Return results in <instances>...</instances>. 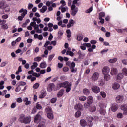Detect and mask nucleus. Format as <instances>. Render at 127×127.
<instances>
[{
  "label": "nucleus",
  "mask_w": 127,
  "mask_h": 127,
  "mask_svg": "<svg viewBox=\"0 0 127 127\" xmlns=\"http://www.w3.org/2000/svg\"><path fill=\"white\" fill-rule=\"evenodd\" d=\"M60 88H65V92L66 93H69L71 91V87H72V83L71 82L69 83L68 81H65L64 82L60 84Z\"/></svg>",
  "instance_id": "f257e3e1"
},
{
  "label": "nucleus",
  "mask_w": 127,
  "mask_h": 127,
  "mask_svg": "<svg viewBox=\"0 0 127 127\" xmlns=\"http://www.w3.org/2000/svg\"><path fill=\"white\" fill-rule=\"evenodd\" d=\"M66 64L69 67L71 73H75L77 72V68H75V66L76 65L75 63H71V62L68 61L66 62Z\"/></svg>",
  "instance_id": "f03ea898"
},
{
  "label": "nucleus",
  "mask_w": 127,
  "mask_h": 127,
  "mask_svg": "<svg viewBox=\"0 0 127 127\" xmlns=\"http://www.w3.org/2000/svg\"><path fill=\"white\" fill-rule=\"evenodd\" d=\"M19 13H21V12H23L21 14V16H19L18 17V20H22L23 19V17L25 16L26 14H27V10L24 9L23 8H22L19 11Z\"/></svg>",
  "instance_id": "7ed1b4c3"
},
{
  "label": "nucleus",
  "mask_w": 127,
  "mask_h": 127,
  "mask_svg": "<svg viewBox=\"0 0 127 127\" xmlns=\"http://www.w3.org/2000/svg\"><path fill=\"white\" fill-rule=\"evenodd\" d=\"M20 121L21 123L23 124H29L30 123V118L22 116L20 118Z\"/></svg>",
  "instance_id": "20e7f679"
},
{
  "label": "nucleus",
  "mask_w": 127,
  "mask_h": 127,
  "mask_svg": "<svg viewBox=\"0 0 127 127\" xmlns=\"http://www.w3.org/2000/svg\"><path fill=\"white\" fill-rule=\"evenodd\" d=\"M41 115H42V112H39L38 114L36 115V117H34L35 123H37L41 120Z\"/></svg>",
  "instance_id": "39448f33"
},
{
  "label": "nucleus",
  "mask_w": 127,
  "mask_h": 127,
  "mask_svg": "<svg viewBox=\"0 0 127 127\" xmlns=\"http://www.w3.org/2000/svg\"><path fill=\"white\" fill-rule=\"evenodd\" d=\"M87 122L88 123V125L90 127H92L93 126V120H94L93 119V117H87Z\"/></svg>",
  "instance_id": "423d86ee"
},
{
  "label": "nucleus",
  "mask_w": 127,
  "mask_h": 127,
  "mask_svg": "<svg viewBox=\"0 0 127 127\" xmlns=\"http://www.w3.org/2000/svg\"><path fill=\"white\" fill-rule=\"evenodd\" d=\"M121 110L124 111L123 114L125 116L127 115V105L126 104L121 106Z\"/></svg>",
  "instance_id": "0eeeda50"
},
{
  "label": "nucleus",
  "mask_w": 127,
  "mask_h": 127,
  "mask_svg": "<svg viewBox=\"0 0 127 127\" xmlns=\"http://www.w3.org/2000/svg\"><path fill=\"white\" fill-rule=\"evenodd\" d=\"M110 71H111V69L109 68L108 66H105L103 68V74L104 75L106 74H109V73H110Z\"/></svg>",
  "instance_id": "6e6552de"
},
{
  "label": "nucleus",
  "mask_w": 127,
  "mask_h": 127,
  "mask_svg": "<svg viewBox=\"0 0 127 127\" xmlns=\"http://www.w3.org/2000/svg\"><path fill=\"white\" fill-rule=\"evenodd\" d=\"M124 101V96L123 95H118L116 97V102L117 103H122Z\"/></svg>",
  "instance_id": "1a4fd4ad"
},
{
  "label": "nucleus",
  "mask_w": 127,
  "mask_h": 127,
  "mask_svg": "<svg viewBox=\"0 0 127 127\" xmlns=\"http://www.w3.org/2000/svg\"><path fill=\"white\" fill-rule=\"evenodd\" d=\"M92 91H93L94 93H99V92H100V88L97 86H93L92 87Z\"/></svg>",
  "instance_id": "9d476101"
},
{
  "label": "nucleus",
  "mask_w": 127,
  "mask_h": 127,
  "mask_svg": "<svg viewBox=\"0 0 127 127\" xmlns=\"http://www.w3.org/2000/svg\"><path fill=\"white\" fill-rule=\"evenodd\" d=\"M118 105L117 103H113L112 106L111 110L112 112H116L118 110Z\"/></svg>",
  "instance_id": "9b49d317"
},
{
  "label": "nucleus",
  "mask_w": 127,
  "mask_h": 127,
  "mask_svg": "<svg viewBox=\"0 0 127 127\" xmlns=\"http://www.w3.org/2000/svg\"><path fill=\"white\" fill-rule=\"evenodd\" d=\"M55 87V85H54V83H50L47 88V90L49 92H51L53 89H54Z\"/></svg>",
  "instance_id": "f8f14e48"
},
{
  "label": "nucleus",
  "mask_w": 127,
  "mask_h": 127,
  "mask_svg": "<svg viewBox=\"0 0 127 127\" xmlns=\"http://www.w3.org/2000/svg\"><path fill=\"white\" fill-rule=\"evenodd\" d=\"M99 78V73L98 72H95L93 73V75L92 77V79L93 80V81H97L98 79Z\"/></svg>",
  "instance_id": "ddd939ff"
},
{
  "label": "nucleus",
  "mask_w": 127,
  "mask_h": 127,
  "mask_svg": "<svg viewBox=\"0 0 127 127\" xmlns=\"http://www.w3.org/2000/svg\"><path fill=\"white\" fill-rule=\"evenodd\" d=\"M2 9H3V10H5V12H9V11H10V8L9 7V6H8L6 3L5 4V6H4V8Z\"/></svg>",
  "instance_id": "4468645a"
},
{
  "label": "nucleus",
  "mask_w": 127,
  "mask_h": 127,
  "mask_svg": "<svg viewBox=\"0 0 127 127\" xmlns=\"http://www.w3.org/2000/svg\"><path fill=\"white\" fill-rule=\"evenodd\" d=\"M111 75H116L118 74V69L116 68H111Z\"/></svg>",
  "instance_id": "2eb2a0df"
},
{
  "label": "nucleus",
  "mask_w": 127,
  "mask_h": 127,
  "mask_svg": "<svg viewBox=\"0 0 127 127\" xmlns=\"http://www.w3.org/2000/svg\"><path fill=\"white\" fill-rule=\"evenodd\" d=\"M6 3V2L4 0L0 1V8H1V9H3Z\"/></svg>",
  "instance_id": "dca6fc26"
},
{
  "label": "nucleus",
  "mask_w": 127,
  "mask_h": 127,
  "mask_svg": "<svg viewBox=\"0 0 127 127\" xmlns=\"http://www.w3.org/2000/svg\"><path fill=\"white\" fill-rule=\"evenodd\" d=\"M113 89H114V90H118V89H119V88H120V84H119L117 82H115L112 86Z\"/></svg>",
  "instance_id": "f3484780"
},
{
  "label": "nucleus",
  "mask_w": 127,
  "mask_h": 127,
  "mask_svg": "<svg viewBox=\"0 0 127 127\" xmlns=\"http://www.w3.org/2000/svg\"><path fill=\"white\" fill-rule=\"evenodd\" d=\"M46 10H47V6L46 5L43 6L42 8L40 9V11L42 13H44Z\"/></svg>",
  "instance_id": "a211bd4d"
},
{
  "label": "nucleus",
  "mask_w": 127,
  "mask_h": 127,
  "mask_svg": "<svg viewBox=\"0 0 127 127\" xmlns=\"http://www.w3.org/2000/svg\"><path fill=\"white\" fill-rule=\"evenodd\" d=\"M104 78L105 81H109L111 79V75L109 74H104Z\"/></svg>",
  "instance_id": "6ab92c4d"
},
{
  "label": "nucleus",
  "mask_w": 127,
  "mask_h": 127,
  "mask_svg": "<svg viewBox=\"0 0 127 127\" xmlns=\"http://www.w3.org/2000/svg\"><path fill=\"white\" fill-rule=\"evenodd\" d=\"M47 117L48 118V119H50V120H53V119H54V117L53 116V113L52 112L48 113Z\"/></svg>",
  "instance_id": "aec40b11"
},
{
  "label": "nucleus",
  "mask_w": 127,
  "mask_h": 127,
  "mask_svg": "<svg viewBox=\"0 0 127 127\" xmlns=\"http://www.w3.org/2000/svg\"><path fill=\"white\" fill-rule=\"evenodd\" d=\"M94 101V99L93 98V96H89L87 98V102L89 103V104H92L93 101Z\"/></svg>",
  "instance_id": "412c9836"
},
{
  "label": "nucleus",
  "mask_w": 127,
  "mask_h": 127,
  "mask_svg": "<svg viewBox=\"0 0 127 127\" xmlns=\"http://www.w3.org/2000/svg\"><path fill=\"white\" fill-rule=\"evenodd\" d=\"M71 10V15H72L73 16H75V15H76V13L78 12V8H75L74 10Z\"/></svg>",
  "instance_id": "4be33fe9"
},
{
  "label": "nucleus",
  "mask_w": 127,
  "mask_h": 127,
  "mask_svg": "<svg viewBox=\"0 0 127 127\" xmlns=\"http://www.w3.org/2000/svg\"><path fill=\"white\" fill-rule=\"evenodd\" d=\"M80 125L81 127H86V126H87V122L86 121H85V120H81Z\"/></svg>",
  "instance_id": "5701e85b"
},
{
  "label": "nucleus",
  "mask_w": 127,
  "mask_h": 127,
  "mask_svg": "<svg viewBox=\"0 0 127 127\" xmlns=\"http://www.w3.org/2000/svg\"><path fill=\"white\" fill-rule=\"evenodd\" d=\"M64 94V90H61L59 91V92L57 94V96L59 98H60V97H62Z\"/></svg>",
  "instance_id": "b1692460"
},
{
  "label": "nucleus",
  "mask_w": 127,
  "mask_h": 127,
  "mask_svg": "<svg viewBox=\"0 0 127 127\" xmlns=\"http://www.w3.org/2000/svg\"><path fill=\"white\" fill-rule=\"evenodd\" d=\"M124 78V75L123 73H120L117 75V80H122Z\"/></svg>",
  "instance_id": "393cba45"
},
{
  "label": "nucleus",
  "mask_w": 127,
  "mask_h": 127,
  "mask_svg": "<svg viewBox=\"0 0 127 127\" xmlns=\"http://www.w3.org/2000/svg\"><path fill=\"white\" fill-rule=\"evenodd\" d=\"M47 66V64H46V63H42L40 64V68H41L42 69H45V68Z\"/></svg>",
  "instance_id": "a878e982"
},
{
  "label": "nucleus",
  "mask_w": 127,
  "mask_h": 127,
  "mask_svg": "<svg viewBox=\"0 0 127 127\" xmlns=\"http://www.w3.org/2000/svg\"><path fill=\"white\" fill-rule=\"evenodd\" d=\"M83 93L84 95H89L90 94V90L87 88H85L83 90Z\"/></svg>",
  "instance_id": "bb28decb"
},
{
  "label": "nucleus",
  "mask_w": 127,
  "mask_h": 127,
  "mask_svg": "<svg viewBox=\"0 0 127 127\" xmlns=\"http://www.w3.org/2000/svg\"><path fill=\"white\" fill-rule=\"evenodd\" d=\"M45 96H46V91H42L41 94L40 95V99H43Z\"/></svg>",
  "instance_id": "cd10ccee"
},
{
  "label": "nucleus",
  "mask_w": 127,
  "mask_h": 127,
  "mask_svg": "<svg viewBox=\"0 0 127 127\" xmlns=\"http://www.w3.org/2000/svg\"><path fill=\"white\" fill-rule=\"evenodd\" d=\"M90 105H92V104L87 101L86 103H84V107L85 109H88V108L90 107Z\"/></svg>",
  "instance_id": "c85d7f7f"
},
{
  "label": "nucleus",
  "mask_w": 127,
  "mask_h": 127,
  "mask_svg": "<svg viewBox=\"0 0 127 127\" xmlns=\"http://www.w3.org/2000/svg\"><path fill=\"white\" fill-rule=\"evenodd\" d=\"M99 113L101 115H106V110L103 108H101L99 110Z\"/></svg>",
  "instance_id": "c756f323"
},
{
  "label": "nucleus",
  "mask_w": 127,
  "mask_h": 127,
  "mask_svg": "<svg viewBox=\"0 0 127 127\" xmlns=\"http://www.w3.org/2000/svg\"><path fill=\"white\" fill-rule=\"evenodd\" d=\"M105 14L104 12H101L99 13V19H102V17H104L105 16Z\"/></svg>",
  "instance_id": "7c9ffc66"
},
{
  "label": "nucleus",
  "mask_w": 127,
  "mask_h": 127,
  "mask_svg": "<svg viewBox=\"0 0 127 127\" xmlns=\"http://www.w3.org/2000/svg\"><path fill=\"white\" fill-rule=\"evenodd\" d=\"M45 111L48 113H52V108H51V107H47L46 108Z\"/></svg>",
  "instance_id": "2f4dec72"
},
{
  "label": "nucleus",
  "mask_w": 127,
  "mask_h": 127,
  "mask_svg": "<svg viewBox=\"0 0 127 127\" xmlns=\"http://www.w3.org/2000/svg\"><path fill=\"white\" fill-rule=\"evenodd\" d=\"M117 60H118V59L114 58V59L109 60V62L110 63H115V62H117Z\"/></svg>",
  "instance_id": "473e14b6"
},
{
  "label": "nucleus",
  "mask_w": 127,
  "mask_h": 127,
  "mask_svg": "<svg viewBox=\"0 0 127 127\" xmlns=\"http://www.w3.org/2000/svg\"><path fill=\"white\" fill-rule=\"evenodd\" d=\"M42 59V58L40 57H37L34 58V61H36V62H39V61H41Z\"/></svg>",
  "instance_id": "72a5a7b5"
},
{
  "label": "nucleus",
  "mask_w": 127,
  "mask_h": 127,
  "mask_svg": "<svg viewBox=\"0 0 127 127\" xmlns=\"http://www.w3.org/2000/svg\"><path fill=\"white\" fill-rule=\"evenodd\" d=\"M76 106L77 109H79V110H83V105L81 103H78L77 105H76Z\"/></svg>",
  "instance_id": "f704fd0d"
},
{
  "label": "nucleus",
  "mask_w": 127,
  "mask_h": 127,
  "mask_svg": "<svg viewBox=\"0 0 127 127\" xmlns=\"http://www.w3.org/2000/svg\"><path fill=\"white\" fill-rule=\"evenodd\" d=\"M66 33L67 34V37H68V38H70V37H71V31L69 29L67 30Z\"/></svg>",
  "instance_id": "c9c22d12"
},
{
  "label": "nucleus",
  "mask_w": 127,
  "mask_h": 127,
  "mask_svg": "<svg viewBox=\"0 0 127 127\" xmlns=\"http://www.w3.org/2000/svg\"><path fill=\"white\" fill-rule=\"evenodd\" d=\"M87 100V97L85 96H81L79 97V100L82 102L86 101Z\"/></svg>",
  "instance_id": "e433bc0d"
},
{
  "label": "nucleus",
  "mask_w": 127,
  "mask_h": 127,
  "mask_svg": "<svg viewBox=\"0 0 127 127\" xmlns=\"http://www.w3.org/2000/svg\"><path fill=\"white\" fill-rule=\"evenodd\" d=\"M123 73L124 75H125V76H127V68L126 67H124L122 70Z\"/></svg>",
  "instance_id": "4c0bfd02"
},
{
  "label": "nucleus",
  "mask_w": 127,
  "mask_h": 127,
  "mask_svg": "<svg viewBox=\"0 0 127 127\" xmlns=\"http://www.w3.org/2000/svg\"><path fill=\"white\" fill-rule=\"evenodd\" d=\"M81 116V112L80 111H77L75 114V118H79Z\"/></svg>",
  "instance_id": "58836bf2"
},
{
  "label": "nucleus",
  "mask_w": 127,
  "mask_h": 127,
  "mask_svg": "<svg viewBox=\"0 0 127 127\" xmlns=\"http://www.w3.org/2000/svg\"><path fill=\"white\" fill-rule=\"evenodd\" d=\"M51 45V44H52V43H51L49 41H47L46 42V43H45V45H44V47H47V46H48V45Z\"/></svg>",
  "instance_id": "ea45409f"
},
{
  "label": "nucleus",
  "mask_w": 127,
  "mask_h": 127,
  "mask_svg": "<svg viewBox=\"0 0 127 127\" xmlns=\"http://www.w3.org/2000/svg\"><path fill=\"white\" fill-rule=\"evenodd\" d=\"M100 95L101 96H102V98H106V96H107V95L106 94V92L104 91H101L100 92Z\"/></svg>",
  "instance_id": "a19ab883"
},
{
  "label": "nucleus",
  "mask_w": 127,
  "mask_h": 127,
  "mask_svg": "<svg viewBox=\"0 0 127 127\" xmlns=\"http://www.w3.org/2000/svg\"><path fill=\"white\" fill-rule=\"evenodd\" d=\"M39 87V83H36L35 84H34V85L33 86V88L34 89H38Z\"/></svg>",
  "instance_id": "79ce46f5"
},
{
  "label": "nucleus",
  "mask_w": 127,
  "mask_h": 127,
  "mask_svg": "<svg viewBox=\"0 0 127 127\" xmlns=\"http://www.w3.org/2000/svg\"><path fill=\"white\" fill-rule=\"evenodd\" d=\"M56 101H57V98H53L51 100V103H52V104H55V103H56Z\"/></svg>",
  "instance_id": "37998d69"
},
{
  "label": "nucleus",
  "mask_w": 127,
  "mask_h": 127,
  "mask_svg": "<svg viewBox=\"0 0 127 127\" xmlns=\"http://www.w3.org/2000/svg\"><path fill=\"white\" fill-rule=\"evenodd\" d=\"M90 112H91V113H94V112H96V107L93 106L91 107L90 109Z\"/></svg>",
  "instance_id": "c03bdc74"
},
{
  "label": "nucleus",
  "mask_w": 127,
  "mask_h": 127,
  "mask_svg": "<svg viewBox=\"0 0 127 127\" xmlns=\"http://www.w3.org/2000/svg\"><path fill=\"white\" fill-rule=\"evenodd\" d=\"M55 56V55H54V54L50 55L49 56V58H48L49 61H51V60H52V59H53V57H54Z\"/></svg>",
  "instance_id": "a18cd8bd"
},
{
  "label": "nucleus",
  "mask_w": 127,
  "mask_h": 127,
  "mask_svg": "<svg viewBox=\"0 0 127 127\" xmlns=\"http://www.w3.org/2000/svg\"><path fill=\"white\" fill-rule=\"evenodd\" d=\"M32 76H35V77H38L40 76V74L36 72H33Z\"/></svg>",
  "instance_id": "49530a36"
},
{
  "label": "nucleus",
  "mask_w": 127,
  "mask_h": 127,
  "mask_svg": "<svg viewBox=\"0 0 127 127\" xmlns=\"http://www.w3.org/2000/svg\"><path fill=\"white\" fill-rule=\"evenodd\" d=\"M83 45H84V46H86V47H88V48H90V47H91L92 46L91 44H90V43H84Z\"/></svg>",
  "instance_id": "de8ad7c7"
},
{
  "label": "nucleus",
  "mask_w": 127,
  "mask_h": 127,
  "mask_svg": "<svg viewBox=\"0 0 127 127\" xmlns=\"http://www.w3.org/2000/svg\"><path fill=\"white\" fill-rule=\"evenodd\" d=\"M123 114L120 113H118L117 114V118H118V119H122L123 118Z\"/></svg>",
  "instance_id": "09e8293b"
},
{
  "label": "nucleus",
  "mask_w": 127,
  "mask_h": 127,
  "mask_svg": "<svg viewBox=\"0 0 127 127\" xmlns=\"http://www.w3.org/2000/svg\"><path fill=\"white\" fill-rule=\"evenodd\" d=\"M1 28L3 29H7V28H8V27L7 26V25L6 24H4L1 26Z\"/></svg>",
  "instance_id": "8fccbe9b"
},
{
  "label": "nucleus",
  "mask_w": 127,
  "mask_h": 127,
  "mask_svg": "<svg viewBox=\"0 0 127 127\" xmlns=\"http://www.w3.org/2000/svg\"><path fill=\"white\" fill-rule=\"evenodd\" d=\"M42 108L41 105L37 104L36 106V109H37V110H40Z\"/></svg>",
  "instance_id": "3c124183"
},
{
  "label": "nucleus",
  "mask_w": 127,
  "mask_h": 127,
  "mask_svg": "<svg viewBox=\"0 0 127 127\" xmlns=\"http://www.w3.org/2000/svg\"><path fill=\"white\" fill-rule=\"evenodd\" d=\"M68 23H69L72 26L74 25V20L73 19H70L69 20Z\"/></svg>",
  "instance_id": "603ef678"
},
{
  "label": "nucleus",
  "mask_w": 127,
  "mask_h": 127,
  "mask_svg": "<svg viewBox=\"0 0 127 127\" xmlns=\"http://www.w3.org/2000/svg\"><path fill=\"white\" fill-rule=\"evenodd\" d=\"M77 40H78V41H81V40H82L83 39V36H77Z\"/></svg>",
  "instance_id": "864d4df0"
},
{
  "label": "nucleus",
  "mask_w": 127,
  "mask_h": 127,
  "mask_svg": "<svg viewBox=\"0 0 127 127\" xmlns=\"http://www.w3.org/2000/svg\"><path fill=\"white\" fill-rule=\"evenodd\" d=\"M16 101H17V103H22V99H21V98H20V97L16 99Z\"/></svg>",
  "instance_id": "5fc2aeb1"
},
{
  "label": "nucleus",
  "mask_w": 127,
  "mask_h": 127,
  "mask_svg": "<svg viewBox=\"0 0 127 127\" xmlns=\"http://www.w3.org/2000/svg\"><path fill=\"white\" fill-rule=\"evenodd\" d=\"M33 7V5L32 3H29L28 4V9H31Z\"/></svg>",
  "instance_id": "6e6d98bb"
},
{
  "label": "nucleus",
  "mask_w": 127,
  "mask_h": 127,
  "mask_svg": "<svg viewBox=\"0 0 127 127\" xmlns=\"http://www.w3.org/2000/svg\"><path fill=\"white\" fill-rule=\"evenodd\" d=\"M34 29L35 30H37V29H39V25L38 24H35V26H34Z\"/></svg>",
  "instance_id": "4d7b16f0"
},
{
  "label": "nucleus",
  "mask_w": 127,
  "mask_h": 127,
  "mask_svg": "<svg viewBox=\"0 0 127 127\" xmlns=\"http://www.w3.org/2000/svg\"><path fill=\"white\" fill-rule=\"evenodd\" d=\"M122 63L124 64V65H127V60L124 59L122 60Z\"/></svg>",
  "instance_id": "13d9d810"
},
{
  "label": "nucleus",
  "mask_w": 127,
  "mask_h": 127,
  "mask_svg": "<svg viewBox=\"0 0 127 127\" xmlns=\"http://www.w3.org/2000/svg\"><path fill=\"white\" fill-rule=\"evenodd\" d=\"M58 60L61 61V62H63L64 61V59L63 57L59 56L58 57Z\"/></svg>",
  "instance_id": "bf43d9fd"
},
{
  "label": "nucleus",
  "mask_w": 127,
  "mask_h": 127,
  "mask_svg": "<svg viewBox=\"0 0 127 127\" xmlns=\"http://www.w3.org/2000/svg\"><path fill=\"white\" fill-rule=\"evenodd\" d=\"M16 107V105L15 104V103H12L11 105V109H14Z\"/></svg>",
  "instance_id": "052dcab7"
},
{
  "label": "nucleus",
  "mask_w": 127,
  "mask_h": 127,
  "mask_svg": "<svg viewBox=\"0 0 127 127\" xmlns=\"http://www.w3.org/2000/svg\"><path fill=\"white\" fill-rule=\"evenodd\" d=\"M20 90H21V88H20V86L19 85V86L15 89V92H19Z\"/></svg>",
  "instance_id": "680f3d73"
},
{
  "label": "nucleus",
  "mask_w": 127,
  "mask_h": 127,
  "mask_svg": "<svg viewBox=\"0 0 127 127\" xmlns=\"http://www.w3.org/2000/svg\"><path fill=\"white\" fill-rule=\"evenodd\" d=\"M106 37H110L111 36V33L109 32H107L105 34Z\"/></svg>",
  "instance_id": "e2e57ef3"
},
{
  "label": "nucleus",
  "mask_w": 127,
  "mask_h": 127,
  "mask_svg": "<svg viewBox=\"0 0 127 127\" xmlns=\"http://www.w3.org/2000/svg\"><path fill=\"white\" fill-rule=\"evenodd\" d=\"M36 22H32L30 23V25L31 26L34 27V26L36 25Z\"/></svg>",
  "instance_id": "0e129e2a"
},
{
  "label": "nucleus",
  "mask_w": 127,
  "mask_h": 127,
  "mask_svg": "<svg viewBox=\"0 0 127 127\" xmlns=\"http://www.w3.org/2000/svg\"><path fill=\"white\" fill-rule=\"evenodd\" d=\"M46 72V69H42L40 71V74H45V72Z\"/></svg>",
  "instance_id": "69168bd1"
},
{
  "label": "nucleus",
  "mask_w": 127,
  "mask_h": 127,
  "mask_svg": "<svg viewBox=\"0 0 127 127\" xmlns=\"http://www.w3.org/2000/svg\"><path fill=\"white\" fill-rule=\"evenodd\" d=\"M43 35L44 37H46V36L48 35V32H46L43 33Z\"/></svg>",
  "instance_id": "338daca9"
},
{
  "label": "nucleus",
  "mask_w": 127,
  "mask_h": 127,
  "mask_svg": "<svg viewBox=\"0 0 127 127\" xmlns=\"http://www.w3.org/2000/svg\"><path fill=\"white\" fill-rule=\"evenodd\" d=\"M108 49H106L105 50H103L101 51V54H104V52H108Z\"/></svg>",
  "instance_id": "774afa93"
}]
</instances>
